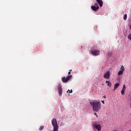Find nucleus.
I'll return each instance as SVG.
<instances>
[{"label": "nucleus", "instance_id": "9b49d317", "mask_svg": "<svg viewBox=\"0 0 131 131\" xmlns=\"http://www.w3.org/2000/svg\"><path fill=\"white\" fill-rule=\"evenodd\" d=\"M120 84L119 83H117L114 85V91H115V90H116L119 86Z\"/></svg>", "mask_w": 131, "mask_h": 131}, {"label": "nucleus", "instance_id": "f3484780", "mask_svg": "<svg viewBox=\"0 0 131 131\" xmlns=\"http://www.w3.org/2000/svg\"><path fill=\"white\" fill-rule=\"evenodd\" d=\"M43 126H41L39 128V130L41 131L43 129Z\"/></svg>", "mask_w": 131, "mask_h": 131}, {"label": "nucleus", "instance_id": "1a4fd4ad", "mask_svg": "<svg viewBox=\"0 0 131 131\" xmlns=\"http://www.w3.org/2000/svg\"><path fill=\"white\" fill-rule=\"evenodd\" d=\"M126 89V87L125 86V85H123L122 90L121 91V94L123 96L124 95V92H125V90Z\"/></svg>", "mask_w": 131, "mask_h": 131}, {"label": "nucleus", "instance_id": "ddd939ff", "mask_svg": "<svg viewBox=\"0 0 131 131\" xmlns=\"http://www.w3.org/2000/svg\"><path fill=\"white\" fill-rule=\"evenodd\" d=\"M105 82L107 83V85L110 87L112 86L111 82H110V81H106Z\"/></svg>", "mask_w": 131, "mask_h": 131}, {"label": "nucleus", "instance_id": "f03ea898", "mask_svg": "<svg viewBox=\"0 0 131 131\" xmlns=\"http://www.w3.org/2000/svg\"><path fill=\"white\" fill-rule=\"evenodd\" d=\"M51 123L52 124V126L53 127V131H58L59 129V126L58 125V123L57 122V120L56 118L52 119Z\"/></svg>", "mask_w": 131, "mask_h": 131}, {"label": "nucleus", "instance_id": "b1692460", "mask_svg": "<svg viewBox=\"0 0 131 131\" xmlns=\"http://www.w3.org/2000/svg\"><path fill=\"white\" fill-rule=\"evenodd\" d=\"M71 71H72V70H70L69 71V72H71Z\"/></svg>", "mask_w": 131, "mask_h": 131}, {"label": "nucleus", "instance_id": "423d86ee", "mask_svg": "<svg viewBox=\"0 0 131 131\" xmlns=\"http://www.w3.org/2000/svg\"><path fill=\"white\" fill-rule=\"evenodd\" d=\"M103 78L105 79H109L110 78V71H107L103 75Z\"/></svg>", "mask_w": 131, "mask_h": 131}, {"label": "nucleus", "instance_id": "f257e3e1", "mask_svg": "<svg viewBox=\"0 0 131 131\" xmlns=\"http://www.w3.org/2000/svg\"><path fill=\"white\" fill-rule=\"evenodd\" d=\"M90 104L93 107V110L95 112H99L101 110V101L94 100L90 101Z\"/></svg>", "mask_w": 131, "mask_h": 131}, {"label": "nucleus", "instance_id": "20e7f679", "mask_svg": "<svg viewBox=\"0 0 131 131\" xmlns=\"http://www.w3.org/2000/svg\"><path fill=\"white\" fill-rule=\"evenodd\" d=\"M72 78V76L71 75L68 76L67 77H63L61 78L62 81L63 82H67V81H68L69 80H70V79H71Z\"/></svg>", "mask_w": 131, "mask_h": 131}, {"label": "nucleus", "instance_id": "4be33fe9", "mask_svg": "<svg viewBox=\"0 0 131 131\" xmlns=\"http://www.w3.org/2000/svg\"><path fill=\"white\" fill-rule=\"evenodd\" d=\"M101 102H102L103 104H105V101H101Z\"/></svg>", "mask_w": 131, "mask_h": 131}, {"label": "nucleus", "instance_id": "5701e85b", "mask_svg": "<svg viewBox=\"0 0 131 131\" xmlns=\"http://www.w3.org/2000/svg\"><path fill=\"white\" fill-rule=\"evenodd\" d=\"M103 98H104V99H106V96H103Z\"/></svg>", "mask_w": 131, "mask_h": 131}, {"label": "nucleus", "instance_id": "6e6552de", "mask_svg": "<svg viewBox=\"0 0 131 131\" xmlns=\"http://www.w3.org/2000/svg\"><path fill=\"white\" fill-rule=\"evenodd\" d=\"M97 3L99 5L100 8H102L103 7V1L102 0H96Z\"/></svg>", "mask_w": 131, "mask_h": 131}, {"label": "nucleus", "instance_id": "aec40b11", "mask_svg": "<svg viewBox=\"0 0 131 131\" xmlns=\"http://www.w3.org/2000/svg\"><path fill=\"white\" fill-rule=\"evenodd\" d=\"M94 115H96V117H98V115L96 113H94Z\"/></svg>", "mask_w": 131, "mask_h": 131}, {"label": "nucleus", "instance_id": "412c9836", "mask_svg": "<svg viewBox=\"0 0 131 131\" xmlns=\"http://www.w3.org/2000/svg\"><path fill=\"white\" fill-rule=\"evenodd\" d=\"M70 73H71V72H69L68 75H70Z\"/></svg>", "mask_w": 131, "mask_h": 131}, {"label": "nucleus", "instance_id": "39448f33", "mask_svg": "<svg viewBox=\"0 0 131 131\" xmlns=\"http://www.w3.org/2000/svg\"><path fill=\"white\" fill-rule=\"evenodd\" d=\"M91 54L93 55V56H99V55H100V50H93L91 51Z\"/></svg>", "mask_w": 131, "mask_h": 131}, {"label": "nucleus", "instance_id": "4468645a", "mask_svg": "<svg viewBox=\"0 0 131 131\" xmlns=\"http://www.w3.org/2000/svg\"><path fill=\"white\" fill-rule=\"evenodd\" d=\"M123 19H124V20H126V19H127V14L124 15Z\"/></svg>", "mask_w": 131, "mask_h": 131}, {"label": "nucleus", "instance_id": "0eeeda50", "mask_svg": "<svg viewBox=\"0 0 131 131\" xmlns=\"http://www.w3.org/2000/svg\"><path fill=\"white\" fill-rule=\"evenodd\" d=\"M58 90L59 95L61 96V95H62V93L63 92V90H62V87L61 86V85H60V84H58Z\"/></svg>", "mask_w": 131, "mask_h": 131}, {"label": "nucleus", "instance_id": "9d476101", "mask_svg": "<svg viewBox=\"0 0 131 131\" xmlns=\"http://www.w3.org/2000/svg\"><path fill=\"white\" fill-rule=\"evenodd\" d=\"M91 9L92 10H93V11H94L95 12H97V11H98V9H100V7H96V6H91Z\"/></svg>", "mask_w": 131, "mask_h": 131}, {"label": "nucleus", "instance_id": "7ed1b4c3", "mask_svg": "<svg viewBox=\"0 0 131 131\" xmlns=\"http://www.w3.org/2000/svg\"><path fill=\"white\" fill-rule=\"evenodd\" d=\"M92 125H93L94 127H95L97 130L100 131L102 129V126L100 124H97V121L93 122L92 123Z\"/></svg>", "mask_w": 131, "mask_h": 131}, {"label": "nucleus", "instance_id": "dca6fc26", "mask_svg": "<svg viewBox=\"0 0 131 131\" xmlns=\"http://www.w3.org/2000/svg\"><path fill=\"white\" fill-rule=\"evenodd\" d=\"M67 93H68V94H71V93H72V90H68V91H67Z\"/></svg>", "mask_w": 131, "mask_h": 131}, {"label": "nucleus", "instance_id": "6ab92c4d", "mask_svg": "<svg viewBox=\"0 0 131 131\" xmlns=\"http://www.w3.org/2000/svg\"><path fill=\"white\" fill-rule=\"evenodd\" d=\"M128 39H130V40H131V33L128 35Z\"/></svg>", "mask_w": 131, "mask_h": 131}, {"label": "nucleus", "instance_id": "f8f14e48", "mask_svg": "<svg viewBox=\"0 0 131 131\" xmlns=\"http://www.w3.org/2000/svg\"><path fill=\"white\" fill-rule=\"evenodd\" d=\"M122 74H123V71H119V72L118 73V75L120 76V75H122Z\"/></svg>", "mask_w": 131, "mask_h": 131}, {"label": "nucleus", "instance_id": "2eb2a0df", "mask_svg": "<svg viewBox=\"0 0 131 131\" xmlns=\"http://www.w3.org/2000/svg\"><path fill=\"white\" fill-rule=\"evenodd\" d=\"M120 69L121 71H124V67H123V66H122Z\"/></svg>", "mask_w": 131, "mask_h": 131}, {"label": "nucleus", "instance_id": "a211bd4d", "mask_svg": "<svg viewBox=\"0 0 131 131\" xmlns=\"http://www.w3.org/2000/svg\"><path fill=\"white\" fill-rule=\"evenodd\" d=\"M94 7H96V8H98V7H99V5L98 4V3H95Z\"/></svg>", "mask_w": 131, "mask_h": 131}]
</instances>
